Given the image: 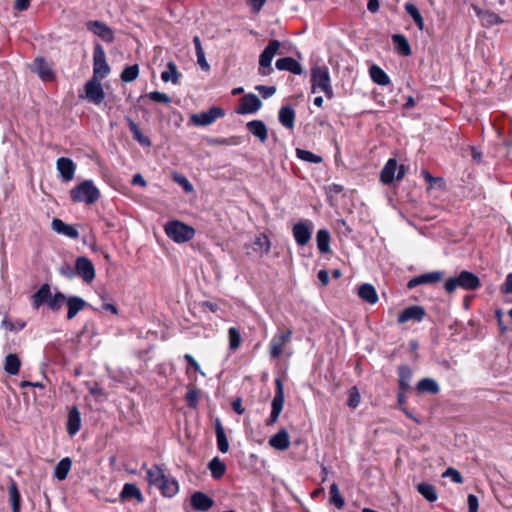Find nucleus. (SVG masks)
Masks as SVG:
<instances>
[{"label": "nucleus", "instance_id": "obj_64", "mask_svg": "<svg viewBox=\"0 0 512 512\" xmlns=\"http://www.w3.org/2000/svg\"><path fill=\"white\" fill-rule=\"evenodd\" d=\"M30 6V0H15L14 8L18 11H25Z\"/></svg>", "mask_w": 512, "mask_h": 512}, {"label": "nucleus", "instance_id": "obj_46", "mask_svg": "<svg viewBox=\"0 0 512 512\" xmlns=\"http://www.w3.org/2000/svg\"><path fill=\"white\" fill-rule=\"evenodd\" d=\"M329 502L339 510L343 509L345 506V500L341 496L338 485L336 483H332L330 485Z\"/></svg>", "mask_w": 512, "mask_h": 512}, {"label": "nucleus", "instance_id": "obj_56", "mask_svg": "<svg viewBox=\"0 0 512 512\" xmlns=\"http://www.w3.org/2000/svg\"><path fill=\"white\" fill-rule=\"evenodd\" d=\"M254 244L260 247L265 253H268L271 247L270 240L265 234H260Z\"/></svg>", "mask_w": 512, "mask_h": 512}, {"label": "nucleus", "instance_id": "obj_2", "mask_svg": "<svg viewBox=\"0 0 512 512\" xmlns=\"http://www.w3.org/2000/svg\"><path fill=\"white\" fill-rule=\"evenodd\" d=\"M100 196V190L92 180H84L70 191V197L74 203L83 202L92 205L99 200Z\"/></svg>", "mask_w": 512, "mask_h": 512}, {"label": "nucleus", "instance_id": "obj_13", "mask_svg": "<svg viewBox=\"0 0 512 512\" xmlns=\"http://www.w3.org/2000/svg\"><path fill=\"white\" fill-rule=\"evenodd\" d=\"M86 98L93 104L99 105L105 98V92L100 83V79L91 78L85 84Z\"/></svg>", "mask_w": 512, "mask_h": 512}, {"label": "nucleus", "instance_id": "obj_27", "mask_svg": "<svg viewBox=\"0 0 512 512\" xmlns=\"http://www.w3.org/2000/svg\"><path fill=\"white\" fill-rule=\"evenodd\" d=\"M357 294L360 299L369 303L370 305H374L378 301V294L376 292V289L373 285L369 283L361 284L358 287Z\"/></svg>", "mask_w": 512, "mask_h": 512}, {"label": "nucleus", "instance_id": "obj_29", "mask_svg": "<svg viewBox=\"0 0 512 512\" xmlns=\"http://www.w3.org/2000/svg\"><path fill=\"white\" fill-rule=\"evenodd\" d=\"M9 501L11 504L12 512H20L21 511V495L17 486V483L11 479L9 484Z\"/></svg>", "mask_w": 512, "mask_h": 512}, {"label": "nucleus", "instance_id": "obj_58", "mask_svg": "<svg viewBox=\"0 0 512 512\" xmlns=\"http://www.w3.org/2000/svg\"><path fill=\"white\" fill-rule=\"evenodd\" d=\"M256 90H258L265 99L271 97L276 92V88L274 86L259 85L256 87Z\"/></svg>", "mask_w": 512, "mask_h": 512}, {"label": "nucleus", "instance_id": "obj_30", "mask_svg": "<svg viewBox=\"0 0 512 512\" xmlns=\"http://www.w3.org/2000/svg\"><path fill=\"white\" fill-rule=\"evenodd\" d=\"M397 162L395 159H389L380 173V179L384 184H390L396 179Z\"/></svg>", "mask_w": 512, "mask_h": 512}, {"label": "nucleus", "instance_id": "obj_18", "mask_svg": "<svg viewBox=\"0 0 512 512\" xmlns=\"http://www.w3.org/2000/svg\"><path fill=\"white\" fill-rule=\"evenodd\" d=\"M191 506L195 511L206 512L214 505V500L204 492L197 491L191 495Z\"/></svg>", "mask_w": 512, "mask_h": 512}, {"label": "nucleus", "instance_id": "obj_28", "mask_svg": "<svg viewBox=\"0 0 512 512\" xmlns=\"http://www.w3.org/2000/svg\"><path fill=\"white\" fill-rule=\"evenodd\" d=\"M392 42L395 46L396 51L405 57H408L412 54L411 46L407 40V38L402 34H394L392 35Z\"/></svg>", "mask_w": 512, "mask_h": 512}, {"label": "nucleus", "instance_id": "obj_5", "mask_svg": "<svg viewBox=\"0 0 512 512\" xmlns=\"http://www.w3.org/2000/svg\"><path fill=\"white\" fill-rule=\"evenodd\" d=\"M166 235L176 243H185L195 236V229L181 221L174 220L166 223L164 227Z\"/></svg>", "mask_w": 512, "mask_h": 512}, {"label": "nucleus", "instance_id": "obj_39", "mask_svg": "<svg viewBox=\"0 0 512 512\" xmlns=\"http://www.w3.org/2000/svg\"><path fill=\"white\" fill-rule=\"evenodd\" d=\"M181 74L178 72L177 66L173 61L167 63V69L161 73L163 82H172L177 84L180 80Z\"/></svg>", "mask_w": 512, "mask_h": 512}, {"label": "nucleus", "instance_id": "obj_51", "mask_svg": "<svg viewBox=\"0 0 512 512\" xmlns=\"http://www.w3.org/2000/svg\"><path fill=\"white\" fill-rule=\"evenodd\" d=\"M482 20L488 26H493V25H498V24L503 23V20L501 19V17L498 14H496L494 12H489V11H486L482 14Z\"/></svg>", "mask_w": 512, "mask_h": 512}, {"label": "nucleus", "instance_id": "obj_25", "mask_svg": "<svg viewBox=\"0 0 512 512\" xmlns=\"http://www.w3.org/2000/svg\"><path fill=\"white\" fill-rule=\"evenodd\" d=\"M248 131L259 139L261 143H265L268 137L266 124L262 120H252L246 125Z\"/></svg>", "mask_w": 512, "mask_h": 512}, {"label": "nucleus", "instance_id": "obj_50", "mask_svg": "<svg viewBox=\"0 0 512 512\" xmlns=\"http://www.w3.org/2000/svg\"><path fill=\"white\" fill-rule=\"evenodd\" d=\"M1 326L8 331H20L26 326V322L21 320L13 322L8 317H4V319L1 322Z\"/></svg>", "mask_w": 512, "mask_h": 512}, {"label": "nucleus", "instance_id": "obj_19", "mask_svg": "<svg viewBox=\"0 0 512 512\" xmlns=\"http://www.w3.org/2000/svg\"><path fill=\"white\" fill-rule=\"evenodd\" d=\"M443 273L440 271H433L425 274H421L410 279L407 283L408 289H413L418 285L438 283L442 280Z\"/></svg>", "mask_w": 512, "mask_h": 512}, {"label": "nucleus", "instance_id": "obj_45", "mask_svg": "<svg viewBox=\"0 0 512 512\" xmlns=\"http://www.w3.org/2000/svg\"><path fill=\"white\" fill-rule=\"evenodd\" d=\"M417 390L419 392H427L430 394H437L440 391L438 383L432 378H423L417 383Z\"/></svg>", "mask_w": 512, "mask_h": 512}, {"label": "nucleus", "instance_id": "obj_17", "mask_svg": "<svg viewBox=\"0 0 512 512\" xmlns=\"http://www.w3.org/2000/svg\"><path fill=\"white\" fill-rule=\"evenodd\" d=\"M425 315L426 311L422 306L413 305L407 307L398 315L397 322L399 324H404L408 321L420 322L424 319Z\"/></svg>", "mask_w": 512, "mask_h": 512}, {"label": "nucleus", "instance_id": "obj_21", "mask_svg": "<svg viewBox=\"0 0 512 512\" xmlns=\"http://www.w3.org/2000/svg\"><path fill=\"white\" fill-rule=\"evenodd\" d=\"M66 304L68 320H72L80 311L88 306V303L83 298L76 295L66 297Z\"/></svg>", "mask_w": 512, "mask_h": 512}, {"label": "nucleus", "instance_id": "obj_7", "mask_svg": "<svg viewBox=\"0 0 512 512\" xmlns=\"http://www.w3.org/2000/svg\"><path fill=\"white\" fill-rule=\"evenodd\" d=\"M110 73V67L106 61V54L101 44H96L93 51V77L103 79Z\"/></svg>", "mask_w": 512, "mask_h": 512}, {"label": "nucleus", "instance_id": "obj_61", "mask_svg": "<svg viewBox=\"0 0 512 512\" xmlns=\"http://www.w3.org/2000/svg\"><path fill=\"white\" fill-rule=\"evenodd\" d=\"M500 290L504 294H511L512 293V273H509L506 276L505 282L502 284Z\"/></svg>", "mask_w": 512, "mask_h": 512}, {"label": "nucleus", "instance_id": "obj_3", "mask_svg": "<svg viewBox=\"0 0 512 512\" xmlns=\"http://www.w3.org/2000/svg\"><path fill=\"white\" fill-rule=\"evenodd\" d=\"M479 277L469 271H461L458 276L450 277L445 281L444 288L449 294L453 293L457 288L464 290H476L480 287Z\"/></svg>", "mask_w": 512, "mask_h": 512}, {"label": "nucleus", "instance_id": "obj_55", "mask_svg": "<svg viewBox=\"0 0 512 512\" xmlns=\"http://www.w3.org/2000/svg\"><path fill=\"white\" fill-rule=\"evenodd\" d=\"M443 477H450L453 482L457 484L463 483V476L455 468L449 467L442 475Z\"/></svg>", "mask_w": 512, "mask_h": 512}, {"label": "nucleus", "instance_id": "obj_12", "mask_svg": "<svg viewBox=\"0 0 512 512\" xmlns=\"http://www.w3.org/2000/svg\"><path fill=\"white\" fill-rule=\"evenodd\" d=\"M86 28L106 43H112L114 41L113 30L102 21L90 20L86 23Z\"/></svg>", "mask_w": 512, "mask_h": 512}, {"label": "nucleus", "instance_id": "obj_10", "mask_svg": "<svg viewBox=\"0 0 512 512\" xmlns=\"http://www.w3.org/2000/svg\"><path fill=\"white\" fill-rule=\"evenodd\" d=\"M224 115L225 112L222 108L213 106L207 111L192 114L190 120L197 126H208L211 125L216 119L223 117Z\"/></svg>", "mask_w": 512, "mask_h": 512}, {"label": "nucleus", "instance_id": "obj_38", "mask_svg": "<svg viewBox=\"0 0 512 512\" xmlns=\"http://www.w3.org/2000/svg\"><path fill=\"white\" fill-rule=\"evenodd\" d=\"M72 461L69 457H65L61 459L55 469H54V477L59 481H63L67 478L69 471L71 470Z\"/></svg>", "mask_w": 512, "mask_h": 512}, {"label": "nucleus", "instance_id": "obj_47", "mask_svg": "<svg viewBox=\"0 0 512 512\" xmlns=\"http://www.w3.org/2000/svg\"><path fill=\"white\" fill-rule=\"evenodd\" d=\"M296 156L306 162L319 164L322 162V157L312 153L311 151L304 150L301 148L296 149Z\"/></svg>", "mask_w": 512, "mask_h": 512}, {"label": "nucleus", "instance_id": "obj_33", "mask_svg": "<svg viewBox=\"0 0 512 512\" xmlns=\"http://www.w3.org/2000/svg\"><path fill=\"white\" fill-rule=\"evenodd\" d=\"M135 498L139 503L143 502L144 498L140 489L133 483H126L120 493V499L125 500Z\"/></svg>", "mask_w": 512, "mask_h": 512}, {"label": "nucleus", "instance_id": "obj_59", "mask_svg": "<svg viewBox=\"0 0 512 512\" xmlns=\"http://www.w3.org/2000/svg\"><path fill=\"white\" fill-rule=\"evenodd\" d=\"M405 11L411 16L413 20L422 16L417 6L413 3H406Z\"/></svg>", "mask_w": 512, "mask_h": 512}, {"label": "nucleus", "instance_id": "obj_44", "mask_svg": "<svg viewBox=\"0 0 512 512\" xmlns=\"http://www.w3.org/2000/svg\"><path fill=\"white\" fill-rule=\"evenodd\" d=\"M417 491L429 502H435L438 494L432 484L422 482L417 485Z\"/></svg>", "mask_w": 512, "mask_h": 512}, {"label": "nucleus", "instance_id": "obj_11", "mask_svg": "<svg viewBox=\"0 0 512 512\" xmlns=\"http://www.w3.org/2000/svg\"><path fill=\"white\" fill-rule=\"evenodd\" d=\"M31 71L39 76L42 81L52 82L55 80V73L51 65L43 57H37L30 66Z\"/></svg>", "mask_w": 512, "mask_h": 512}, {"label": "nucleus", "instance_id": "obj_20", "mask_svg": "<svg viewBox=\"0 0 512 512\" xmlns=\"http://www.w3.org/2000/svg\"><path fill=\"white\" fill-rule=\"evenodd\" d=\"M57 170L62 179L66 182L71 181L75 174V164L70 158L60 157L57 162Z\"/></svg>", "mask_w": 512, "mask_h": 512}, {"label": "nucleus", "instance_id": "obj_40", "mask_svg": "<svg viewBox=\"0 0 512 512\" xmlns=\"http://www.w3.org/2000/svg\"><path fill=\"white\" fill-rule=\"evenodd\" d=\"M208 469L211 472V476L218 480L223 477L226 472L225 463L220 460L219 457H214L208 464Z\"/></svg>", "mask_w": 512, "mask_h": 512}, {"label": "nucleus", "instance_id": "obj_62", "mask_svg": "<svg viewBox=\"0 0 512 512\" xmlns=\"http://www.w3.org/2000/svg\"><path fill=\"white\" fill-rule=\"evenodd\" d=\"M174 180L181 184L183 189L186 191V192H191L193 190V186L192 184L183 176H179V175H176L174 177Z\"/></svg>", "mask_w": 512, "mask_h": 512}, {"label": "nucleus", "instance_id": "obj_34", "mask_svg": "<svg viewBox=\"0 0 512 512\" xmlns=\"http://www.w3.org/2000/svg\"><path fill=\"white\" fill-rule=\"evenodd\" d=\"M158 488L165 497H172L177 494L179 490L178 482L173 478H168L167 476L164 477Z\"/></svg>", "mask_w": 512, "mask_h": 512}, {"label": "nucleus", "instance_id": "obj_26", "mask_svg": "<svg viewBox=\"0 0 512 512\" xmlns=\"http://www.w3.org/2000/svg\"><path fill=\"white\" fill-rule=\"evenodd\" d=\"M81 427V414L76 406H73L68 413L67 432L70 436H74Z\"/></svg>", "mask_w": 512, "mask_h": 512}, {"label": "nucleus", "instance_id": "obj_16", "mask_svg": "<svg viewBox=\"0 0 512 512\" xmlns=\"http://www.w3.org/2000/svg\"><path fill=\"white\" fill-rule=\"evenodd\" d=\"M295 241L299 246H305L311 239V223L309 221H300L292 229Z\"/></svg>", "mask_w": 512, "mask_h": 512}, {"label": "nucleus", "instance_id": "obj_22", "mask_svg": "<svg viewBox=\"0 0 512 512\" xmlns=\"http://www.w3.org/2000/svg\"><path fill=\"white\" fill-rule=\"evenodd\" d=\"M275 66L280 71H289L295 75H301L303 73L301 64L292 57H283L278 59Z\"/></svg>", "mask_w": 512, "mask_h": 512}, {"label": "nucleus", "instance_id": "obj_54", "mask_svg": "<svg viewBox=\"0 0 512 512\" xmlns=\"http://www.w3.org/2000/svg\"><path fill=\"white\" fill-rule=\"evenodd\" d=\"M148 97L154 101V102H157V103H165V104H168L170 103L171 99L170 97L165 94V93H162V92H159V91H152L148 94Z\"/></svg>", "mask_w": 512, "mask_h": 512}, {"label": "nucleus", "instance_id": "obj_49", "mask_svg": "<svg viewBox=\"0 0 512 512\" xmlns=\"http://www.w3.org/2000/svg\"><path fill=\"white\" fill-rule=\"evenodd\" d=\"M228 337H229V348L230 350H237L242 342V338L240 335V332L237 328L231 327L228 330Z\"/></svg>", "mask_w": 512, "mask_h": 512}, {"label": "nucleus", "instance_id": "obj_63", "mask_svg": "<svg viewBox=\"0 0 512 512\" xmlns=\"http://www.w3.org/2000/svg\"><path fill=\"white\" fill-rule=\"evenodd\" d=\"M196 56H197V63L201 67V69L204 71H209L210 65L205 58V53L204 52L197 53Z\"/></svg>", "mask_w": 512, "mask_h": 512}, {"label": "nucleus", "instance_id": "obj_8", "mask_svg": "<svg viewBox=\"0 0 512 512\" xmlns=\"http://www.w3.org/2000/svg\"><path fill=\"white\" fill-rule=\"evenodd\" d=\"M276 391L274 398L271 403V414L269 419L266 421V425L270 426L278 421L279 415L281 414L284 406V387L281 379L275 380Z\"/></svg>", "mask_w": 512, "mask_h": 512}, {"label": "nucleus", "instance_id": "obj_41", "mask_svg": "<svg viewBox=\"0 0 512 512\" xmlns=\"http://www.w3.org/2000/svg\"><path fill=\"white\" fill-rule=\"evenodd\" d=\"M330 239V233L328 230L320 229L317 232V246L321 254H326L330 251Z\"/></svg>", "mask_w": 512, "mask_h": 512}, {"label": "nucleus", "instance_id": "obj_48", "mask_svg": "<svg viewBox=\"0 0 512 512\" xmlns=\"http://www.w3.org/2000/svg\"><path fill=\"white\" fill-rule=\"evenodd\" d=\"M139 75V66L137 64L127 66L123 69L120 77L123 82H132Z\"/></svg>", "mask_w": 512, "mask_h": 512}, {"label": "nucleus", "instance_id": "obj_4", "mask_svg": "<svg viewBox=\"0 0 512 512\" xmlns=\"http://www.w3.org/2000/svg\"><path fill=\"white\" fill-rule=\"evenodd\" d=\"M311 84L313 93L316 89H319L328 99H332L334 97L329 69L327 66L316 65L311 68Z\"/></svg>", "mask_w": 512, "mask_h": 512}, {"label": "nucleus", "instance_id": "obj_31", "mask_svg": "<svg viewBox=\"0 0 512 512\" xmlns=\"http://www.w3.org/2000/svg\"><path fill=\"white\" fill-rule=\"evenodd\" d=\"M215 433H216V439H217V447L218 450L221 453H226L229 450V442L226 437L224 428L221 424V421L219 419H216L215 421Z\"/></svg>", "mask_w": 512, "mask_h": 512}, {"label": "nucleus", "instance_id": "obj_35", "mask_svg": "<svg viewBox=\"0 0 512 512\" xmlns=\"http://www.w3.org/2000/svg\"><path fill=\"white\" fill-rule=\"evenodd\" d=\"M21 367V360L17 354L10 353L5 357L4 370L9 375H17Z\"/></svg>", "mask_w": 512, "mask_h": 512}, {"label": "nucleus", "instance_id": "obj_32", "mask_svg": "<svg viewBox=\"0 0 512 512\" xmlns=\"http://www.w3.org/2000/svg\"><path fill=\"white\" fill-rule=\"evenodd\" d=\"M279 121L287 129H293L295 123V111L287 105L283 106L279 111Z\"/></svg>", "mask_w": 512, "mask_h": 512}, {"label": "nucleus", "instance_id": "obj_14", "mask_svg": "<svg viewBox=\"0 0 512 512\" xmlns=\"http://www.w3.org/2000/svg\"><path fill=\"white\" fill-rule=\"evenodd\" d=\"M262 106L261 100L253 93L246 94L240 100L239 106L236 108L237 114H252L258 111Z\"/></svg>", "mask_w": 512, "mask_h": 512}, {"label": "nucleus", "instance_id": "obj_53", "mask_svg": "<svg viewBox=\"0 0 512 512\" xmlns=\"http://www.w3.org/2000/svg\"><path fill=\"white\" fill-rule=\"evenodd\" d=\"M199 392L197 389H189L186 394V403L190 408H196L198 405Z\"/></svg>", "mask_w": 512, "mask_h": 512}, {"label": "nucleus", "instance_id": "obj_57", "mask_svg": "<svg viewBox=\"0 0 512 512\" xmlns=\"http://www.w3.org/2000/svg\"><path fill=\"white\" fill-rule=\"evenodd\" d=\"M59 273L68 278V279H72L76 276V272H75V266L72 267L69 263H63L59 269H58Z\"/></svg>", "mask_w": 512, "mask_h": 512}, {"label": "nucleus", "instance_id": "obj_36", "mask_svg": "<svg viewBox=\"0 0 512 512\" xmlns=\"http://www.w3.org/2000/svg\"><path fill=\"white\" fill-rule=\"evenodd\" d=\"M126 120L128 122L129 130L133 134V138L142 146H151L150 139L141 132L138 124L134 122L130 117H126Z\"/></svg>", "mask_w": 512, "mask_h": 512}, {"label": "nucleus", "instance_id": "obj_37", "mask_svg": "<svg viewBox=\"0 0 512 512\" xmlns=\"http://www.w3.org/2000/svg\"><path fill=\"white\" fill-rule=\"evenodd\" d=\"M369 74L373 82L381 86H387L390 84V78L386 72L377 65H372L369 68Z\"/></svg>", "mask_w": 512, "mask_h": 512}, {"label": "nucleus", "instance_id": "obj_42", "mask_svg": "<svg viewBox=\"0 0 512 512\" xmlns=\"http://www.w3.org/2000/svg\"><path fill=\"white\" fill-rule=\"evenodd\" d=\"M399 375V390L405 392L409 386L412 378V371L407 365H402L398 369Z\"/></svg>", "mask_w": 512, "mask_h": 512}, {"label": "nucleus", "instance_id": "obj_23", "mask_svg": "<svg viewBox=\"0 0 512 512\" xmlns=\"http://www.w3.org/2000/svg\"><path fill=\"white\" fill-rule=\"evenodd\" d=\"M269 445L276 450L285 451L290 446V436L286 429H281L269 439Z\"/></svg>", "mask_w": 512, "mask_h": 512}, {"label": "nucleus", "instance_id": "obj_15", "mask_svg": "<svg viewBox=\"0 0 512 512\" xmlns=\"http://www.w3.org/2000/svg\"><path fill=\"white\" fill-rule=\"evenodd\" d=\"M291 336H292V331L287 330L286 332H284L278 336H275L271 340L270 349H269V354H270L271 358L278 359L282 355V353L284 351V347L291 340Z\"/></svg>", "mask_w": 512, "mask_h": 512}, {"label": "nucleus", "instance_id": "obj_52", "mask_svg": "<svg viewBox=\"0 0 512 512\" xmlns=\"http://www.w3.org/2000/svg\"><path fill=\"white\" fill-rule=\"evenodd\" d=\"M361 396L356 386L352 387L349 392L347 405L350 408H356L360 404Z\"/></svg>", "mask_w": 512, "mask_h": 512}, {"label": "nucleus", "instance_id": "obj_6", "mask_svg": "<svg viewBox=\"0 0 512 512\" xmlns=\"http://www.w3.org/2000/svg\"><path fill=\"white\" fill-rule=\"evenodd\" d=\"M280 46L281 43L278 40H271L268 43L259 57V74L267 76L272 72L271 63Z\"/></svg>", "mask_w": 512, "mask_h": 512}, {"label": "nucleus", "instance_id": "obj_24", "mask_svg": "<svg viewBox=\"0 0 512 512\" xmlns=\"http://www.w3.org/2000/svg\"><path fill=\"white\" fill-rule=\"evenodd\" d=\"M51 226L55 232L63 234L71 239H77L79 237L78 230L74 226L66 224L61 219L54 218Z\"/></svg>", "mask_w": 512, "mask_h": 512}, {"label": "nucleus", "instance_id": "obj_9", "mask_svg": "<svg viewBox=\"0 0 512 512\" xmlns=\"http://www.w3.org/2000/svg\"><path fill=\"white\" fill-rule=\"evenodd\" d=\"M76 276L80 277L85 283L90 284L96 276L95 266L86 256H79L75 260Z\"/></svg>", "mask_w": 512, "mask_h": 512}, {"label": "nucleus", "instance_id": "obj_60", "mask_svg": "<svg viewBox=\"0 0 512 512\" xmlns=\"http://www.w3.org/2000/svg\"><path fill=\"white\" fill-rule=\"evenodd\" d=\"M468 512H478L479 502L478 498L474 494H469L467 497Z\"/></svg>", "mask_w": 512, "mask_h": 512}, {"label": "nucleus", "instance_id": "obj_1", "mask_svg": "<svg viewBox=\"0 0 512 512\" xmlns=\"http://www.w3.org/2000/svg\"><path fill=\"white\" fill-rule=\"evenodd\" d=\"M32 306L34 309H39L43 304H47L48 308L53 312L61 309L66 296L62 292H56L52 295L51 287L48 283H44L40 288L31 296Z\"/></svg>", "mask_w": 512, "mask_h": 512}, {"label": "nucleus", "instance_id": "obj_43", "mask_svg": "<svg viewBox=\"0 0 512 512\" xmlns=\"http://www.w3.org/2000/svg\"><path fill=\"white\" fill-rule=\"evenodd\" d=\"M165 476L164 471L156 464L147 470V481L150 485L158 487Z\"/></svg>", "mask_w": 512, "mask_h": 512}]
</instances>
